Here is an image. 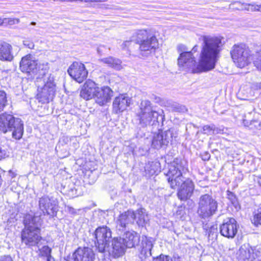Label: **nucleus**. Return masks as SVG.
Returning <instances> with one entry per match:
<instances>
[{"instance_id":"obj_1","label":"nucleus","mask_w":261,"mask_h":261,"mask_svg":"<svg viewBox=\"0 0 261 261\" xmlns=\"http://www.w3.org/2000/svg\"><path fill=\"white\" fill-rule=\"evenodd\" d=\"M202 40L198 64L192 51L184 52L181 53L178 58V65L180 67L187 71L191 70L193 73L207 71L215 68L222 46L221 40L217 37L204 36Z\"/></svg>"},{"instance_id":"obj_2","label":"nucleus","mask_w":261,"mask_h":261,"mask_svg":"<svg viewBox=\"0 0 261 261\" xmlns=\"http://www.w3.org/2000/svg\"><path fill=\"white\" fill-rule=\"evenodd\" d=\"M186 162L176 158L169 166V170L166 175L168 183L172 189L179 186L177 195L181 201H186L193 195L195 186L193 181L189 179L184 180V175L188 172Z\"/></svg>"},{"instance_id":"obj_3","label":"nucleus","mask_w":261,"mask_h":261,"mask_svg":"<svg viewBox=\"0 0 261 261\" xmlns=\"http://www.w3.org/2000/svg\"><path fill=\"white\" fill-rule=\"evenodd\" d=\"M42 220L40 216H27L24 219V227L21 233L22 243L27 247L39 248L41 244L42 238L41 235L40 226Z\"/></svg>"},{"instance_id":"obj_4","label":"nucleus","mask_w":261,"mask_h":261,"mask_svg":"<svg viewBox=\"0 0 261 261\" xmlns=\"http://www.w3.org/2000/svg\"><path fill=\"white\" fill-rule=\"evenodd\" d=\"M133 40L139 45V49L142 56H147L159 47L157 38L149 30L136 31L133 34Z\"/></svg>"},{"instance_id":"obj_5","label":"nucleus","mask_w":261,"mask_h":261,"mask_svg":"<svg viewBox=\"0 0 261 261\" xmlns=\"http://www.w3.org/2000/svg\"><path fill=\"white\" fill-rule=\"evenodd\" d=\"M37 78L36 85L38 87L37 97L42 103H48L54 98L56 92L54 77L50 74L42 75Z\"/></svg>"},{"instance_id":"obj_6","label":"nucleus","mask_w":261,"mask_h":261,"mask_svg":"<svg viewBox=\"0 0 261 261\" xmlns=\"http://www.w3.org/2000/svg\"><path fill=\"white\" fill-rule=\"evenodd\" d=\"M0 131L4 133L12 132L13 138L20 139L23 133V123L18 118L12 115L4 113L0 115Z\"/></svg>"},{"instance_id":"obj_7","label":"nucleus","mask_w":261,"mask_h":261,"mask_svg":"<svg viewBox=\"0 0 261 261\" xmlns=\"http://www.w3.org/2000/svg\"><path fill=\"white\" fill-rule=\"evenodd\" d=\"M140 112L138 114L139 123L142 127L153 125L158 122L159 113L153 109L150 101L142 100L140 105Z\"/></svg>"},{"instance_id":"obj_8","label":"nucleus","mask_w":261,"mask_h":261,"mask_svg":"<svg viewBox=\"0 0 261 261\" xmlns=\"http://www.w3.org/2000/svg\"><path fill=\"white\" fill-rule=\"evenodd\" d=\"M197 213L203 219L208 218L216 214L218 202L211 195L205 194L199 198Z\"/></svg>"},{"instance_id":"obj_9","label":"nucleus","mask_w":261,"mask_h":261,"mask_svg":"<svg viewBox=\"0 0 261 261\" xmlns=\"http://www.w3.org/2000/svg\"><path fill=\"white\" fill-rule=\"evenodd\" d=\"M230 54L234 63L240 68H243L247 65L252 56L249 48L244 44L234 45L230 51Z\"/></svg>"},{"instance_id":"obj_10","label":"nucleus","mask_w":261,"mask_h":261,"mask_svg":"<svg viewBox=\"0 0 261 261\" xmlns=\"http://www.w3.org/2000/svg\"><path fill=\"white\" fill-rule=\"evenodd\" d=\"M20 68L23 72L37 74L39 75H44L48 69L47 63L39 64L37 61L33 59L31 55L23 57L20 63Z\"/></svg>"},{"instance_id":"obj_11","label":"nucleus","mask_w":261,"mask_h":261,"mask_svg":"<svg viewBox=\"0 0 261 261\" xmlns=\"http://www.w3.org/2000/svg\"><path fill=\"white\" fill-rule=\"evenodd\" d=\"M95 238L97 242V247L100 252L109 251L110 243L112 240V231L107 226H99L94 231Z\"/></svg>"},{"instance_id":"obj_12","label":"nucleus","mask_w":261,"mask_h":261,"mask_svg":"<svg viewBox=\"0 0 261 261\" xmlns=\"http://www.w3.org/2000/svg\"><path fill=\"white\" fill-rule=\"evenodd\" d=\"M177 135L176 132L172 128L154 134L152 141V146L155 149L166 146L172 142L174 138L177 137Z\"/></svg>"},{"instance_id":"obj_13","label":"nucleus","mask_w":261,"mask_h":261,"mask_svg":"<svg viewBox=\"0 0 261 261\" xmlns=\"http://www.w3.org/2000/svg\"><path fill=\"white\" fill-rule=\"evenodd\" d=\"M69 75L79 83L83 82L87 77L88 71L84 64L74 62L68 69Z\"/></svg>"},{"instance_id":"obj_14","label":"nucleus","mask_w":261,"mask_h":261,"mask_svg":"<svg viewBox=\"0 0 261 261\" xmlns=\"http://www.w3.org/2000/svg\"><path fill=\"white\" fill-rule=\"evenodd\" d=\"M237 221L233 218H227L220 225V233L228 239H233L236 236L238 228Z\"/></svg>"},{"instance_id":"obj_15","label":"nucleus","mask_w":261,"mask_h":261,"mask_svg":"<svg viewBox=\"0 0 261 261\" xmlns=\"http://www.w3.org/2000/svg\"><path fill=\"white\" fill-rule=\"evenodd\" d=\"M39 207L44 215L53 216L57 211V202L53 198L43 196L39 199Z\"/></svg>"},{"instance_id":"obj_16","label":"nucleus","mask_w":261,"mask_h":261,"mask_svg":"<svg viewBox=\"0 0 261 261\" xmlns=\"http://www.w3.org/2000/svg\"><path fill=\"white\" fill-rule=\"evenodd\" d=\"M73 261H94L95 254L89 247H79L72 254Z\"/></svg>"},{"instance_id":"obj_17","label":"nucleus","mask_w":261,"mask_h":261,"mask_svg":"<svg viewBox=\"0 0 261 261\" xmlns=\"http://www.w3.org/2000/svg\"><path fill=\"white\" fill-rule=\"evenodd\" d=\"M136 215L131 210H128L121 214L116 221V228L118 230L123 231L129 223H134Z\"/></svg>"},{"instance_id":"obj_18","label":"nucleus","mask_w":261,"mask_h":261,"mask_svg":"<svg viewBox=\"0 0 261 261\" xmlns=\"http://www.w3.org/2000/svg\"><path fill=\"white\" fill-rule=\"evenodd\" d=\"M98 87L92 80H87L81 87L80 96L86 100L94 98Z\"/></svg>"},{"instance_id":"obj_19","label":"nucleus","mask_w":261,"mask_h":261,"mask_svg":"<svg viewBox=\"0 0 261 261\" xmlns=\"http://www.w3.org/2000/svg\"><path fill=\"white\" fill-rule=\"evenodd\" d=\"M113 92L109 87L99 88L98 87L94 99L97 103L103 106L110 101Z\"/></svg>"},{"instance_id":"obj_20","label":"nucleus","mask_w":261,"mask_h":261,"mask_svg":"<svg viewBox=\"0 0 261 261\" xmlns=\"http://www.w3.org/2000/svg\"><path fill=\"white\" fill-rule=\"evenodd\" d=\"M131 99L124 94H120L115 98L113 102V111L118 114L125 111L129 106Z\"/></svg>"},{"instance_id":"obj_21","label":"nucleus","mask_w":261,"mask_h":261,"mask_svg":"<svg viewBox=\"0 0 261 261\" xmlns=\"http://www.w3.org/2000/svg\"><path fill=\"white\" fill-rule=\"evenodd\" d=\"M112 252L115 257H119L123 255L127 248L121 237H115L111 240Z\"/></svg>"},{"instance_id":"obj_22","label":"nucleus","mask_w":261,"mask_h":261,"mask_svg":"<svg viewBox=\"0 0 261 261\" xmlns=\"http://www.w3.org/2000/svg\"><path fill=\"white\" fill-rule=\"evenodd\" d=\"M256 257L253 249L249 245H242L238 252V261H253Z\"/></svg>"},{"instance_id":"obj_23","label":"nucleus","mask_w":261,"mask_h":261,"mask_svg":"<svg viewBox=\"0 0 261 261\" xmlns=\"http://www.w3.org/2000/svg\"><path fill=\"white\" fill-rule=\"evenodd\" d=\"M12 49V46L10 44L4 41L0 42V60L12 61L14 59Z\"/></svg>"},{"instance_id":"obj_24","label":"nucleus","mask_w":261,"mask_h":261,"mask_svg":"<svg viewBox=\"0 0 261 261\" xmlns=\"http://www.w3.org/2000/svg\"><path fill=\"white\" fill-rule=\"evenodd\" d=\"M153 243L151 238L146 237H142L141 250L139 257L141 259H144L151 255V249Z\"/></svg>"},{"instance_id":"obj_25","label":"nucleus","mask_w":261,"mask_h":261,"mask_svg":"<svg viewBox=\"0 0 261 261\" xmlns=\"http://www.w3.org/2000/svg\"><path fill=\"white\" fill-rule=\"evenodd\" d=\"M122 239L126 247L133 248L139 243L140 235L134 231H127Z\"/></svg>"},{"instance_id":"obj_26","label":"nucleus","mask_w":261,"mask_h":261,"mask_svg":"<svg viewBox=\"0 0 261 261\" xmlns=\"http://www.w3.org/2000/svg\"><path fill=\"white\" fill-rule=\"evenodd\" d=\"M98 61L100 62L107 64L109 67L118 70L122 68L121 61L112 56L99 59Z\"/></svg>"},{"instance_id":"obj_27","label":"nucleus","mask_w":261,"mask_h":261,"mask_svg":"<svg viewBox=\"0 0 261 261\" xmlns=\"http://www.w3.org/2000/svg\"><path fill=\"white\" fill-rule=\"evenodd\" d=\"M51 249L47 246H44L39 249V256L45 259V261H55L51 255Z\"/></svg>"},{"instance_id":"obj_28","label":"nucleus","mask_w":261,"mask_h":261,"mask_svg":"<svg viewBox=\"0 0 261 261\" xmlns=\"http://www.w3.org/2000/svg\"><path fill=\"white\" fill-rule=\"evenodd\" d=\"M145 210L143 208L138 209L135 214L136 215L135 220H137V222L139 225H143L147 221V215L146 214Z\"/></svg>"},{"instance_id":"obj_29","label":"nucleus","mask_w":261,"mask_h":261,"mask_svg":"<svg viewBox=\"0 0 261 261\" xmlns=\"http://www.w3.org/2000/svg\"><path fill=\"white\" fill-rule=\"evenodd\" d=\"M203 133L207 135H212L217 134H221L223 129L216 127L214 124L210 125H205L202 127Z\"/></svg>"},{"instance_id":"obj_30","label":"nucleus","mask_w":261,"mask_h":261,"mask_svg":"<svg viewBox=\"0 0 261 261\" xmlns=\"http://www.w3.org/2000/svg\"><path fill=\"white\" fill-rule=\"evenodd\" d=\"M251 59L253 61L254 66L258 70H261V49L256 51L255 54H253Z\"/></svg>"},{"instance_id":"obj_31","label":"nucleus","mask_w":261,"mask_h":261,"mask_svg":"<svg viewBox=\"0 0 261 261\" xmlns=\"http://www.w3.org/2000/svg\"><path fill=\"white\" fill-rule=\"evenodd\" d=\"M251 222L255 226H258L259 225H261V207L258 208L254 212Z\"/></svg>"},{"instance_id":"obj_32","label":"nucleus","mask_w":261,"mask_h":261,"mask_svg":"<svg viewBox=\"0 0 261 261\" xmlns=\"http://www.w3.org/2000/svg\"><path fill=\"white\" fill-rule=\"evenodd\" d=\"M247 3H242L240 2L236 1L231 3L229 6V8L232 9L233 10H240L243 11L246 10V8H247Z\"/></svg>"},{"instance_id":"obj_33","label":"nucleus","mask_w":261,"mask_h":261,"mask_svg":"<svg viewBox=\"0 0 261 261\" xmlns=\"http://www.w3.org/2000/svg\"><path fill=\"white\" fill-rule=\"evenodd\" d=\"M227 198L232 204L237 208L239 207V204L238 201V199L236 196L232 192L230 191L227 192Z\"/></svg>"},{"instance_id":"obj_34","label":"nucleus","mask_w":261,"mask_h":261,"mask_svg":"<svg viewBox=\"0 0 261 261\" xmlns=\"http://www.w3.org/2000/svg\"><path fill=\"white\" fill-rule=\"evenodd\" d=\"M6 94L5 92L0 91V112L4 110L7 104Z\"/></svg>"},{"instance_id":"obj_35","label":"nucleus","mask_w":261,"mask_h":261,"mask_svg":"<svg viewBox=\"0 0 261 261\" xmlns=\"http://www.w3.org/2000/svg\"><path fill=\"white\" fill-rule=\"evenodd\" d=\"M153 261H173L172 258L169 255L161 254L153 258Z\"/></svg>"},{"instance_id":"obj_36","label":"nucleus","mask_w":261,"mask_h":261,"mask_svg":"<svg viewBox=\"0 0 261 261\" xmlns=\"http://www.w3.org/2000/svg\"><path fill=\"white\" fill-rule=\"evenodd\" d=\"M172 111L177 112H182L187 111L186 108L185 106L179 105L177 103H174L172 106Z\"/></svg>"},{"instance_id":"obj_37","label":"nucleus","mask_w":261,"mask_h":261,"mask_svg":"<svg viewBox=\"0 0 261 261\" xmlns=\"http://www.w3.org/2000/svg\"><path fill=\"white\" fill-rule=\"evenodd\" d=\"M9 156V152L6 147L0 145V160Z\"/></svg>"},{"instance_id":"obj_38","label":"nucleus","mask_w":261,"mask_h":261,"mask_svg":"<svg viewBox=\"0 0 261 261\" xmlns=\"http://www.w3.org/2000/svg\"><path fill=\"white\" fill-rule=\"evenodd\" d=\"M247 8H246V11L250 12H256L257 11L258 5L254 3L251 4H247Z\"/></svg>"},{"instance_id":"obj_39","label":"nucleus","mask_w":261,"mask_h":261,"mask_svg":"<svg viewBox=\"0 0 261 261\" xmlns=\"http://www.w3.org/2000/svg\"><path fill=\"white\" fill-rule=\"evenodd\" d=\"M4 21L5 23H8L9 25H13L15 23H18L19 22V19L13 18H4Z\"/></svg>"},{"instance_id":"obj_40","label":"nucleus","mask_w":261,"mask_h":261,"mask_svg":"<svg viewBox=\"0 0 261 261\" xmlns=\"http://www.w3.org/2000/svg\"><path fill=\"white\" fill-rule=\"evenodd\" d=\"M133 42H135V40H133V35H132V37L130 38V39L129 40H126V41H124L123 43V44H122V48L123 49L126 48L127 47H128L130 45V44Z\"/></svg>"},{"instance_id":"obj_41","label":"nucleus","mask_w":261,"mask_h":261,"mask_svg":"<svg viewBox=\"0 0 261 261\" xmlns=\"http://www.w3.org/2000/svg\"><path fill=\"white\" fill-rule=\"evenodd\" d=\"M177 49L178 53H179V55L181 53L188 52L186 46L183 44H179L177 46Z\"/></svg>"},{"instance_id":"obj_42","label":"nucleus","mask_w":261,"mask_h":261,"mask_svg":"<svg viewBox=\"0 0 261 261\" xmlns=\"http://www.w3.org/2000/svg\"><path fill=\"white\" fill-rule=\"evenodd\" d=\"M211 157L210 154L208 152H204L201 154L202 160L203 161H208Z\"/></svg>"},{"instance_id":"obj_43","label":"nucleus","mask_w":261,"mask_h":261,"mask_svg":"<svg viewBox=\"0 0 261 261\" xmlns=\"http://www.w3.org/2000/svg\"><path fill=\"white\" fill-rule=\"evenodd\" d=\"M23 44L28 47L29 48H33L34 47V44L32 42H30L28 40H25L23 41Z\"/></svg>"},{"instance_id":"obj_44","label":"nucleus","mask_w":261,"mask_h":261,"mask_svg":"<svg viewBox=\"0 0 261 261\" xmlns=\"http://www.w3.org/2000/svg\"><path fill=\"white\" fill-rule=\"evenodd\" d=\"M67 208V212L72 214V215H75L76 214V211L75 209H74V208H73L71 206H67L66 207Z\"/></svg>"},{"instance_id":"obj_45","label":"nucleus","mask_w":261,"mask_h":261,"mask_svg":"<svg viewBox=\"0 0 261 261\" xmlns=\"http://www.w3.org/2000/svg\"><path fill=\"white\" fill-rule=\"evenodd\" d=\"M0 261H13L10 255H4L0 257Z\"/></svg>"},{"instance_id":"obj_46","label":"nucleus","mask_w":261,"mask_h":261,"mask_svg":"<svg viewBox=\"0 0 261 261\" xmlns=\"http://www.w3.org/2000/svg\"><path fill=\"white\" fill-rule=\"evenodd\" d=\"M77 1L84 2L85 3H88V2H106V0H74V2H76Z\"/></svg>"},{"instance_id":"obj_47","label":"nucleus","mask_w":261,"mask_h":261,"mask_svg":"<svg viewBox=\"0 0 261 261\" xmlns=\"http://www.w3.org/2000/svg\"><path fill=\"white\" fill-rule=\"evenodd\" d=\"M151 166H156V172L159 171L160 163L159 162H156V163H152Z\"/></svg>"},{"instance_id":"obj_48","label":"nucleus","mask_w":261,"mask_h":261,"mask_svg":"<svg viewBox=\"0 0 261 261\" xmlns=\"http://www.w3.org/2000/svg\"><path fill=\"white\" fill-rule=\"evenodd\" d=\"M54 1L56 2H74V0H54Z\"/></svg>"},{"instance_id":"obj_49","label":"nucleus","mask_w":261,"mask_h":261,"mask_svg":"<svg viewBox=\"0 0 261 261\" xmlns=\"http://www.w3.org/2000/svg\"><path fill=\"white\" fill-rule=\"evenodd\" d=\"M256 181L258 184L261 187V176L257 177Z\"/></svg>"},{"instance_id":"obj_50","label":"nucleus","mask_w":261,"mask_h":261,"mask_svg":"<svg viewBox=\"0 0 261 261\" xmlns=\"http://www.w3.org/2000/svg\"><path fill=\"white\" fill-rule=\"evenodd\" d=\"M197 46H195L193 48L192 50L191 51H192V53L193 55V53L194 52H196L197 51Z\"/></svg>"},{"instance_id":"obj_51","label":"nucleus","mask_w":261,"mask_h":261,"mask_svg":"<svg viewBox=\"0 0 261 261\" xmlns=\"http://www.w3.org/2000/svg\"><path fill=\"white\" fill-rule=\"evenodd\" d=\"M257 12H261V4L258 5V6H257Z\"/></svg>"},{"instance_id":"obj_52","label":"nucleus","mask_w":261,"mask_h":261,"mask_svg":"<svg viewBox=\"0 0 261 261\" xmlns=\"http://www.w3.org/2000/svg\"><path fill=\"white\" fill-rule=\"evenodd\" d=\"M256 87L257 89L261 90V82L259 83V84H257Z\"/></svg>"},{"instance_id":"obj_53","label":"nucleus","mask_w":261,"mask_h":261,"mask_svg":"<svg viewBox=\"0 0 261 261\" xmlns=\"http://www.w3.org/2000/svg\"><path fill=\"white\" fill-rule=\"evenodd\" d=\"M3 23H4V19H2L0 17V25L3 24Z\"/></svg>"},{"instance_id":"obj_54","label":"nucleus","mask_w":261,"mask_h":261,"mask_svg":"<svg viewBox=\"0 0 261 261\" xmlns=\"http://www.w3.org/2000/svg\"><path fill=\"white\" fill-rule=\"evenodd\" d=\"M97 52L99 54H101V50H100L99 47L97 48Z\"/></svg>"},{"instance_id":"obj_55","label":"nucleus","mask_w":261,"mask_h":261,"mask_svg":"<svg viewBox=\"0 0 261 261\" xmlns=\"http://www.w3.org/2000/svg\"><path fill=\"white\" fill-rule=\"evenodd\" d=\"M155 173V170L154 169H153V171H152V170L150 171L151 174H154Z\"/></svg>"},{"instance_id":"obj_56","label":"nucleus","mask_w":261,"mask_h":261,"mask_svg":"<svg viewBox=\"0 0 261 261\" xmlns=\"http://www.w3.org/2000/svg\"><path fill=\"white\" fill-rule=\"evenodd\" d=\"M31 24H32V25H35V24H36V22H31Z\"/></svg>"},{"instance_id":"obj_57","label":"nucleus","mask_w":261,"mask_h":261,"mask_svg":"<svg viewBox=\"0 0 261 261\" xmlns=\"http://www.w3.org/2000/svg\"><path fill=\"white\" fill-rule=\"evenodd\" d=\"M15 177V175L13 174L12 177Z\"/></svg>"},{"instance_id":"obj_58","label":"nucleus","mask_w":261,"mask_h":261,"mask_svg":"<svg viewBox=\"0 0 261 261\" xmlns=\"http://www.w3.org/2000/svg\"><path fill=\"white\" fill-rule=\"evenodd\" d=\"M258 261H261V259H260V260H258Z\"/></svg>"}]
</instances>
